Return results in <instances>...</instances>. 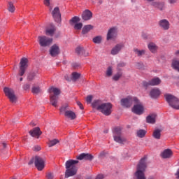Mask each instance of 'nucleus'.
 Returning a JSON list of instances; mask_svg holds the SVG:
<instances>
[{"instance_id":"14","label":"nucleus","mask_w":179,"mask_h":179,"mask_svg":"<svg viewBox=\"0 0 179 179\" xmlns=\"http://www.w3.org/2000/svg\"><path fill=\"white\" fill-rule=\"evenodd\" d=\"M125 47L124 43L116 44L111 50L110 53L112 55H117L121 52V50Z\"/></svg>"},{"instance_id":"64","label":"nucleus","mask_w":179,"mask_h":179,"mask_svg":"<svg viewBox=\"0 0 179 179\" xmlns=\"http://www.w3.org/2000/svg\"><path fill=\"white\" fill-rule=\"evenodd\" d=\"M23 80V78H20V81L22 82Z\"/></svg>"},{"instance_id":"56","label":"nucleus","mask_w":179,"mask_h":179,"mask_svg":"<svg viewBox=\"0 0 179 179\" xmlns=\"http://www.w3.org/2000/svg\"><path fill=\"white\" fill-rule=\"evenodd\" d=\"M80 55H83L84 57H87L89 55V52H87L86 50L83 52V54H81Z\"/></svg>"},{"instance_id":"48","label":"nucleus","mask_w":179,"mask_h":179,"mask_svg":"<svg viewBox=\"0 0 179 179\" xmlns=\"http://www.w3.org/2000/svg\"><path fill=\"white\" fill-rule=\"evenodd\" d=\"M157 8L159 9V10H163L164 9V2H159Z\"/></svg>"},{"instance_id":"28","label":"nucleus","mask_w":179,"mask_h":179,"mask_svg":"<svg viewBox=\"0 0 179 179\" xmlns=\"http://www.w3.org/2000/svg\"><path fill=\"white\" fill-rule=\"evenodd\" d=\"M171 66L175 71L179 72V61L177 59H173L172 61Z\"/></svg>"},{"instance_id":"23","label":"nucleus","mask_w":179,"mask_h":179,"mask_svg":"<svg viewBox=\"0 0 179 179\" xmlns=\"http://www.w3.org/2000/svg\"><path fill=\"white\" fill-rule=\"evenodd\" d=\"M29 134L31 136H33L34 138H38L40 135H41V131H40V127H35L32 130L29 131Z\"/></svg>"},{"instance_id":"24","label":"nucleus","mask_w":179,"mask_h":179,"mask_svg":"<svg viewBox=\"0 0 179 179\" xmlns=\"http://www.w3.org/2000/svg\"><path fill=\"white\" fill-rule=\"evenodd\" d=\"M78 160H92L93 157L90 154L82 153L78 157Z\"/></svg>"},{"instance_id":"53","label":"nucleus","mask_w":179,"mask_h":179,"mask_svg":"<svg viewBox=\"0 0 179 179\" xmlns=\"http://www.w3.org/2000/svg\"><path fill=\"white\" fill-rule=\"evenodd\" d=\"M169 2L171 5H174V3H177V2H178V0H169Z\"/></svg>"},{"instance_id":"20","label":"nucleus","mask_w":179,"mask_h":179,"mask_svg":"<svg viewBox=\"0 0 179 179\" xmlns=\"http://www.w3.org/2000/svg\"><path fill=\"white\" fill-rule=\"evenodd\" d=\"M161 94L160 90L159 88H153L150 92V96L151 99H157Z\"/></svg>"},{"instance_id":"26","label":"nucleus","mask_w":179,"mask_h":179,"mask_svg":"<svg viewBox=\"0 0 179 179\" xmlns=\"http://www.w3.org/2000/svg\"><path fill=\"white\" fill-rule=\"evenodd\" d=\"M61 113H73V110H71L69 104H64L60 108Z\"/></svg>"},{"instance_id":"30","label":"nucleus","mask_w":179,"mask_h":179,"mask_svg":"<svg viewBox=\"0 0 179 179\" xmlns=\"http://www.w3.org/2000/svg\"><path fill=\"white\" fill-rule=\"evenodd\" d=\"M93 29V26L91 24L85 25L82 30L83 34H87V33H89L90 31H91Z\"/></svg>"},{"instance_id":"35","label":"nucleus","mask_w":179,"mask_h":179,"mask_svg":"<svg viewBox=\"0 0 179 179\" xmlns=\"http://www.w3.org/2000/svg\"><path fill=\"white\" fill-rule=\"evenodd\" d=\"M102 40H103V38L100 36H98L93 38L92 41L93 43H94V44H101Z\"/></svg>"},{"instance_id":"17","label":"nucleus","mask_w":179,"mask_h":179,"mask_svg":"<svg viewBox=\"0 0 179 179\" xmlns=\"http://www.w3.org/2000/svg\"><path fill=\"white\" fill-rule=\"evenodd\" d=\"M158 24L162 30H169L170 29V22L166 19L160 20Z\"/></svg>"},{"instance_id":"58","label":"nucleus","mask_w":179,"mask_h":179,"mask_svg":"<svg viewBox=\"0 0 179 179\" xmlns=\"http://www.w3.org/2000/svg\"><path fill=\"white\" fill-rule=\"evenodd\" d=\"M142 37H143V38H144V40H148V35H146V34H143V35H142Z\"/></svg>"},{"instance_id":"33","label":"nucleus","mask_w":179,"mask_h":179,"mask_svg":"<svg viewBox=\"0 0 179 179\" xmlns=\"http://www.w3.org/2000/svg\"><path fill=\"white\" fill-rule=\"evenodd\" d=\"M57 143H59V141L58 139H53V140L49 141L48 145L49 148H52V146H55Z\"/></svg>"},{"instance_id":"18","label":"nucleus","mask_w":179,"mask_h":179,"mask_svg":"<svg viewBox=\"0 0 179 179\" xmlns=\"http://www.w3.org/2000/svg\"><path fill=\"white\" fill-rule=\"evenodd\" d=\"M93 17V13L90 10H85L83 12L82 19L83 20L87 21L90 20Z\"/></svg>"},{"instance_id":"9","label":"nucleus","mask_w":179,"mask_h":179,"mask_svg":"<svg viewBox=\"0 0 179 179\" xmlns=\"http://www.w3.org/2000/svg\"><path fill=\"white\" fill-rule=\"evenodd\" d=\"M162 83V80L159 78H155L149 81H143L142 85L145 89H148V86H157Z\"/></svg>"},{"instance_id":"57","label":"nucleus","mask_w":179,"mask_h":179,"mask_svg":"<svg viewBox=\"0 0 179 179\" xmlns=\"http://www.w3.org/2000/svg\"><path fill=\"white\" fill-rule=\"evenodd\" d=\"M176 178L179 179V169H178L176 173Z\"/></svg>"},{"instance_id":"12","label":"nucleus","mask_w":179,"mask_h":179,"mask_svg":"<svg viewBox=\"0 0 179 179\" xmlns=\"http://www.w3.org/2000/svg\"><path fill=\"white\" fill-rule=\"evenodd\" d=\"M29 62V60L26 57H23L21 59L20 62V76H23L26 72V69H27V63Z\"/></svg>"},{"instance_id":"62","label":"nucleus","mask_w":179,"mask_h":179,"mask_svg":"<svg viewBox=\"0 0 179 179\" xmlns=\"http://www.w3.org/2000/svg\"><path fill=\"white\" fill-rule=\"evenodd\" d=\"M2 145H3V148H6V143H3Z\"/></svg>"},{"instance_id":"59","label":"nucleus","mask_w":179,"mask_h":179,"mask_svg":"<svg viewBox=\"0 0 179 179\" xmlns=\"http://www.w3.org/2000/svg\"><path fill=\"white\" fill-rule=\"evenodd\" d=\"M110 113H103V115H106V117H108L110 115Z\"/></svg>"},{"instance_id":"10","label":"nucleus","mask_w":179,"mask_h":179,"mask_svg":"<svg viewBox=\"0 0 179 179\" xmlns=\"http://www.w3.org/2000/svg\"><path fill=\"white\" fill-rule=\"evenodd\" d=\"M35 167H36L38 171H43L44 167H45V160L43 159L41 157L36 156Z\"/></svg>"},{"instance_id":"45","label":"nucleus","mask_w":179,"mask_h":179,"mask_svg":"<svg viewBox=\"0 0 179 179\" xmlns=\"http://www.w3.org/2000/svg\"><path fill=\"white\" fill-rule=\"evenodd\" d=\"M125 63L123 62H120L119 64H117V70L121 72V68H124V66H125Z\"/></svg>"},{"instance_id":"38","label":"nucleus","mask_w":179,"mask_h":179,"mask_svg":"<svg viewBox=\"0 0 179 179\" xmlns=\"http://www.w3.org/2000/svg\"><path fill=\"white\" fill-rule=\"evenodd\" d=\"M79 78H80V73L76 72L72 73V80L76 82V80L79 79Z\"/></svg>"},{"instance_id":"40","label":"nucleus","mask_w":179,"mask_h":179,"mask_svg":"<svg viewBox=\"0 0 179 179\" xmlns=\"http://www.w3.org/2000/svg\"><path fill=\"white\" fill-rule=\"evenodd\" d=\"M122 76V73L117 71V73L113 77V80H119L120 78Z\"/></svg>"},{"instance_id":"25","label":"nucleus","mask_w":179,"mask_h":179,"mask_svg":"<svg viewBox=\"0 0 179 179\" xmlns=\"http://www.w3.org/2000/svg\"><path fill=\"white\" fill-rule=\"evenodd\" d=\"M135 55H136L137 57H138L139 58H141V57H143V55H145V54H146V50H139L136 48H134L133 50Z\"/></svg>"},{"instance_id":"41","label":"nucleus","mask_w":179,"mask_h":179,"mask_svg":"<svg viewBox=\"0 0 179 179\" xmlns=\"http://www.w3.org/2000/svg\"><path fill=\"white\" fill-rule=\"evenodd\" d=\"M41 92V89L39 87H32V93L34 94H38V93Z\"/></svg>"},{"instance_id":"36","label":"nucleus","mask_w":179,"mask_h":179,"mask_svg":"<svg viewBox=\"0 0 179 179\" xmlns=\"http://www.w3.org/2000/svg\"><path fill=\"white\" fill-rule=\"evenodd\" d=\"M145 135H146V131L143 129H140L137 131V136L138 138H143L145 137Z\"/></svg>"},{"instance_id":"49","label":"nucleus","mask_w":179,"mask_h":179,"mask_svg":"<svg viewBox=\"0 0 179 179\" xmlns=\"http://www.w3.org/2000/svg\"><path fill=\"white\" fill-rule=\"evenodd\" d=\"M136 68H137V69H143V68H144L143 63L142 62L136 63Z\"/></svg>"},{"instance_id":"47","label":"nucleus","mask_w":179,"mask_h":179,"mask_svg":"<svg viewBox=\"0 0 179 179\" xmlns=\"http://www.w3.org/2000/svg\"><path fill=\"white\" fill-rule=\"evenodd\" d=\"M72 23H78V22H80V18L79 17H73L71 20Z\"/></svg>"},{"instance_id":"46","label":"nucleus","mask_w":179,"mask_h":179,"mask_svg":"<svg viewBox=\"0 0 179 179\" xmlns=\"http://www.w3.org/2000/svg\"><path fill=\"white\" fill-rule=\"evenodd\" d=\"M82 27H83V24H82V22L77 23L74 26V29H76V30H80Z\"/></svg>"},{"instance_id":"37","label":"nucleus","mask_w":179,"mask_h":179,"mask_svg":"<svg viewBox=\"0 0 179 179\" xmlns=\"http://www.w3.org/2000/svg\"><path fill=\"white\" fill-rule=\"evenodd\" d=\"M76 54H78V55H80L81 54H83L84 52H86V50H85V48H82V47H78L76 49Z\"/></svg>"},{"instance_id":"42","label":"nucleus","mask_w":179,"mask_h":179,"mask_svg":"<svg viewBox=\"0 0 179 179\" xmlns=\"http://www.w3.org/2000/svg\"><path fill=\"white\" fill-rule=\"evenodd\" d=\"M113 76V67L108 66L106 70V76L110 78V76Z\"/></svg>"},{"instance_id":"34","label":"nucleus","mask_w":179,"mask_h":179,"mask_svg":"<svg viewBox=\"0 0 179 179\" xmlns=\"http://www.w3.org/2000/svg\"><path fill=\"white\" fill-rule=\"evenodd\" d=\"M161 131L160 129H156L153 132V137L155 138V139H160V136H161Z\"/></svg>"},{"instance_id":"6","label":"nucleus","mask_w":179,"mask_h":179,"mask_svg":"<svg viewBox=\"0 0 179 179\" xmlns=\"http://www.w3.org/2000/svg\"><path fill=\"white\" fill-rule=\"evenodd\" d=\"M164 97L169 105L172 107V108H174L175 110H179L178 98L171 94H166Z\"/></svg>"},{"instance_id":"22","label":"nucleus","mask_w":179,"mask_h":179,"mask_svg":"<svg viewBox=\"0 0 179 179\" xmlns=\"http://www.w3.org/2000/svg\"><path fill=\"white\" fill-rule=\"evenodd\" d=\"M156 118H157V115L155 113H152L147 116L146 121L148 124H156Z\"/></svg>"},{"instance_id":"16","label":"nucleus","mask_w":179,"mask_h":179,"mask_svg":"<svg viewBox=\"0 0 179 179\" xmlns=\"http://www.w3.org/2000/svg\"><path fill=\"white\" fill-rule=\"evenodd\" d=\"M131 111L132 113H143L145 112V106L138 101V103H136V104L133 106Z\"/></svg>"},{"instance_id":"39","label":"nucleus","mask_w":179,"mask_h":179,"mask_svg":"<svg viewBox=\"0 0 179 179\" xmlns=\"http://www.w3.org/2000/svg\"><path fill=\"white\" fill-rule=\"evenodd\" d=\"M43 5L48 6L50 10H52V6H51V0H43Z\"/></svg>"},{"instance_id":"3","label":"nucleus","mask_w":179,"mask_h":179,"mask_svg":"<svg viewBox=\"0 0 179 179\" xmlns=\"http://www.w3.org/2000/svg\"><path fill=\"white\" fill-rule=\"evenodd\" d=\"M146 157L141 158L140 160L136 173H134V178L136 179H146L145 171H146Z\"/></svg>"},{"instance_id":"51","label":"nucleus","mask_w":179,"mask_h":179,"mask_svg":"<svg viewBox=\"0 0 179 179\" xmlns=\"http://www.w3.org/2000/svg\"><path fill=\"white\" fill-rule=\"evenodd\" d=\"M34 150H35V152H38L39 150H41V147H40L39 145H36L34 148Z\"/></svg>"},{"instance_id":"52","label":"nucleus","mask_w":179,"mask_h":179,"mask_svg":"<svg viewBox=\"0 0 179 179\" xmlns=\"http://www.w3.org/2000/svg\"><path fill=\"white\" fill-rule=\"evenodd\" d=\"M24 90H29L30 89V85L29 84H25L23 87Z\"/></svg>"},{"instance_id":"13","label":"nucleus","mask_w":179,"mask_h":179,"mask_svg":"<svg viewBox=\"0 0 179 179\" xmlns=\"http://www.w3.org/2000/svg\"><path fill=\"white\" fill-rule=\"evenodd\" d=\"M117 27H114L109 29L107 33L106 40L108 41L110 40H113V38H115V37H117Z\"/></svg>"},{"instance_id":"27","label":"nucleus","mask_w":179,"mask_h":179,"mask_svg":"<svg viewBox=\"0 0 179 179\" xmlns=\"http://www.w3.org/2000/svg\"><path fill=\"white\" fill-rule=\"evenodd\" d=\"M148 48L150 50V51L151 52H152L153 54H155V52H156L157 51V45H156L155 43H150L148 45Z\"/></svg>"},{"instance_id":"8","label":"nucleus","mask_w":179,"mask_h":179,"mask_svg":"<svg viewBox=\"0 0 179 179\" xmlns=\"http://www.w3.org/2000/svg\"><path fill=\"white\" fill-rule=\"evenodd\" d=\"M3 92L5 95L9 99L10 103H16V100H17V96L15 94V91L12 88H9L8 87H5L3 88Z\"/></svg>"},{"instance_id":"63","label":"nucleus","mask_w":179,"mask_h":179,"mask_svg":"<svg viewBox=\"0 0 179 179\" xmlns=\"http://www.w3.org/2000/svg\"><path fill=\"white\" fill-rule=\"evenodd\" d=\"M104 134H108V129L105 130Z\"/></svg>"},{"instance_id":"61","label":"nucleus","mask_w":179,"mask_h":179,"mask_svg":"<svg viewBox=\"0 0 179 179\" xmlns=\"http://www.w3.org/2000/svg\"><path fill=\"white\" fill-rule=\"evenodd\" d=\"M78 107H80V110H83V104H81V106H80Z\"/></svg>"},{"instance_id":"2","label":"nucleus","mask_w":179,"mask_h":179,"mask_svg":"<svg viewBox=\"0 0 179 179\" xmlns=\"http://www.w3.org/2000/svg\"><path fill=\"white\" fill-rule=\"evenodd\" d=\"M78 163H79V161L78 160L70 159L66 161L65 164V178H69V177L76 176V173H78V167H76V164H78Z\"/></svg>"},{"instance_id":"60","label":"nucleus","mask_w":179,"mask_h":179,"mask_svg":"<svg viewBox=\"0 0 179 179\" xmlns=\"http://www.w3.org/2000/svg\"><path fill=\"white\" fill-rule=\"evenodd\" d=\"M77 106H82V103L80 101H77Z\"/></svg>"},{"instance_id":"55","label":"nucleus","mask_w":179,"mask_h":179,"mask_svg":"<svg viewBox=\"0 0 179 179\" xmlns=\"http://www.w3.org/2000/svg\"><path fill=\"white\" fill-rule=\"evenodd\" d=\"M104 178V176L103 174H99L96 176L95 179H103Z\"/></svg>"},{"instance_id":"32","label":"nucleus","mask_w":179,"mask_h":179,"mask_svg":"<svg viewBox=\"0 0 179 179\" xmlns=\"http://www.w3.org/2000/svg\"><path fill=\"white\" fill-rule=\"evenodd\" d=\"M8 10L11 13H13L15 10V6L12 1L8 2Z\"/></svg>"},{"instance_id":"4","label":"nucleus","mask_w":179,"mask_h":179,"mask_svg":"<svg viewBox=\"0 0 179 179\" xmlns=\"http://www.w3.org/2000/svg\"><path fill=\"white\" fill-rule=\"evenodd\" d=\"M48 92L50 93V100L52 106H53V107H57L59 99L58 96L61 94V90L55 87H51L49 88Z\"/></svg>"},{"instance_id":"19","label":"nucleus","mask_w":179,"mask_h":179,"mask_svg":"<svg viewBox=\"0 0 179 179\" xmlns=\"http://www.w3.org/2000/svg\"><path fill=\"white\" fill-rule=\"evenodd\" d=\"M173 156V151L171 149H166L161 152L162 159H170Z\"/></svg>"},{"instance_id":"29","label":"nucleus","mask_w":179,"mask_h":179,"mask_svg":"<svg viewBox=\"0 0 179 179\" xmlns=\"http://www.w3.org/2000/svg\"><path fill=\"white\" fill-rule=\"evenodd\" d=\"M64 117L67 120H75L76 118V114L75 113H64Z\"/></svg>"},{"instance_id":"31","label":"nucleus","mask_w":179,"mask_h":179,"mask_svg":"<svg viewBox=\"0 0 179 179\" xmlns=\"http://www.w3.org/2000/svg\"><path fill=\"white\" fill-rule=\"evenodd\" d=\"M55 26L52 25V27L50 29H46V34H49V36H54V33H55Z\"/></svg>"},{"instance_id":"15","label":"nucleus","mask_w":179,"mask_h":179,"mask_svg":"<svg viewBox=\"0 0 179 179\" xmlns=\"http://www.w3.org/2000/svg\"><path fill=\"white\" fill-rule=\"evenodd\" d=\"M52 15L55 22H57V23H59V22H61V12L59 11V7H55L53 9V10L52 11Z\"/></svg>"},{"instance_id":"11","label":"nucleus","mask_w":179,"mask_h":179,"mask_svg":"<svg viewBox=\"0 0 179 179\" xmlns=\"http://www.w3.org/2000/svg\"><path fill=\"white\" fill-rule=\"evenodd\" d=\"M38 38L41 47H48V45H51L52 43V38L45 36H38Z\"/></svg>"},{"instance_id":"5","label":"nucleus","mask_w":179,"mask_h":179,"mask_svg":"<svg viewBox=\"0 0 179 179\" xmlns=\"http://www.w3.org/2000/svg\"><path fill=\"white\" fill-rule=\"evenodd\" d=\"M134 103H139V99L136 97L128 96L126 98H123L120 100V105L124 108H131L132 107V104Z\"/></svg>"},{"instance_id":"50","label":"nucleus","mask_w":179,"mask_h":179,"mask_svg":"<svg viewBox=\"0 0 179 179\" xmlns=\"http://www.w3.org/2000/svg\"><path fill=\"white\" fill-rule=\"evenodd\" d=\"M33 163L36 164V157H33L28 163V164L30 166L33 164Z\"/></svg>"},{"instance_id":"7","label":"nucleus","mask_w":179,"mask_h":179,"mask_svg":"<svg viewBox=\"0 0 179 179\" xmlns=\"http://www.w3.org/2000/svg\"><path fill=\"white\" fill-rule=\"evenodd\" d=\"M113 139L117 143H120V145H124L127 142V138L121 135L120 127H115L113 131Z\"/></svg>"},{"instance_id":"43","label":"nucleus","mask_w":179,"mask_h":179,"mask_svg":"<svg viewBox=\"0 0 179 179\" xmlns=\"http://www.w3.org/2000/svg\"><path fill=\"white\" fill-rule=\"evenodd\" d=\"M36 78V73H30L27 76V80L31 82Z\"/></svg>"},{"instance_id":"1","label":"nucleus","mask_w":179,"mask_h":179,"mask_svg":"<svg viewBox=\"0 0 179 179\" xmlns=\"http://www.w3.org/2000/svg\"><path fill=\"white\" fill-rule=\"evenodd\" d=\"M93 95H88L86 98L87 104H91L94 110L100 113H113V104L110 102H104L101 99H94Z\"/></svg>"},{"instance_id":"54","label":"nucleus","mask_w":179,"mask_h":179,"mask_svg":"<svg viewBox=\"0 0 179 179\" xmlns=\"http://www.w3.org/2000/svg\"><path fill=\"white\" fill-rule=\"evenodd\" d=\"M159 2H152L151 5L152 6H154V8H157V6H159Z\"/></svg>"},{"instance_id":"44","label":"nucleus","mask_w":179,"mask_h":179,"mask_svg":"<svg viewBox=\"0 0 179 179\" xmlns=\"http://www.w3.org/2000/svg\"><path fill=\"white\" fill-rule=\"evenodd\" d=\"M46 178L47 179H54V178H55V175L52 172H48L46 173Z\"/></svg>"},{"instance_id":"21","label":"nucleus","mask_w":179,"mask_h":179,"mask_svg":"<svg viewBox=\"0 0 179 179\" xmlns=\"http://www.w3.org/2000/svg\"><path fill=\"white\" fill-rule=\"evenodd\" d=\"M50 54L52 57H57L59 54V47L57 45H53L50 50Z\"/></svg>"}]
</instances>
